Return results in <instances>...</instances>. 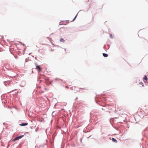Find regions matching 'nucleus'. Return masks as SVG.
Listing matches in <instances>:
<instances>
[{
  "label": "nucleus",
  "instance_id": "39448f33",
  "mask_svg": "<svg viewBox=\"0 0 148 148\" xmlns=\"http://www.w3.org/2000/svg\"><path fill=\"white\" fill-rule=\"evenodd\" d=\"M112 140L115 142V143H117V140H116L115 138H112Z\"/></svg>",
  "mask_w": 148,
  "mask_h": 148
},
{
  "label": "nucleus",
  "instance_id": "9d476101",
  "mask_svg": "<svg viewBox=\"0 0 148 148\" xmlns=\"http://www.w3.org/2000/svg\"><path fill=\"white\" fill-rule=\"evenodd\" d=\"M57 80V79H55V81H56V80Z\"/></svg>",
  "mask_w": 148,
  "mask_h": 148
},
{
  "label": "nucleus",
  "instance_id": "1a4fd4ad",
  "mask_svg": "<svg viewBox=\"0 0 148 148\" xmlns=\"http://www.w3.org/2000/svg\"><path fill=\"white\" fill-rule=\"evenodd\" d=\"M76 17V16L74 17V18L73 20V21L74 20V19H75Z\"/></svg>",
  "mask_w": 148,
  "mask_h": 148
},
{
  "label": "nucleus",
  "instance_id": "7ed1b4c3",
  "mask_svg": "<svg viewBox=\"0 0 148 148\" xmlns=\"http://www.w3.org/2000/svg\"><path fill=\"white\" fill-rule=\"evenodd\" d=\"M27 123H22L21 124H20V125L22 126H24L27 125Z\"/></svg>",
  "mask_w": 148,
  "mask_h": 148
},
{
  "label": "nucleus",
  "instance_id": "f03ea898",
  "mask_svg": "<svg viewBox=\"0 0 148 148\" xmlns=\"http://www.w3.org/2000/svg\"><path fill=\"white\" fill-rule=\"evenodd\" d=\"M143 79L144 80H145L146 82L147 80V78L146 75H145L144 76V77L143 78Z\"/></svg>",
  "mask_w": 148,
  "mask_h": 148
},
{
  "label": "nucleus",
  "instance_id": "9b49d317",
  "mask_svg": "<svg viewBox=\"0 0 148 148\" xmlns=\"http://www.w3.org/2000/svg\"><path fill=\"white\" fill-rule=\"evenodd\" d=\"M51 82H50V84H51Z\"/></svg>",
  "mask_w": 148,
  "mask_h": 148
},
{
  "label": "nucleus",
  "instance_id": "20e7f679",
  "mask_svg": "<svg viewBox=\"0 0 148 148\" xmlns=\"http://www.w3.org/2000/svg\"><path fill=\"white\" fill-rule=\"evenodd\" d=\"M60 42H65V40H64L63 38H61L60 39Z\"/></svg>",
  "mask_w": 148,
  "mask_h": 148
},
{
  "label": "nucleus",
  "instance_id": "423d86ee",
  "mask_svg": "<svg viewBox=\"0 0 148 148\" xmlns=\"http://www.w3.org/2000/svg\"><path fill=\"white\" fill-rule=\"evenodd\" d=\"M103 54L104 57H107L108 56V55L107 54L103 53Z\"/></svg>",
  "mask_w": 148,
  "mask_h": 148
},
{
  "label": "nucleus",
  "instance_id": "f257e3e1",
  "mask_svg": "<svg viewBox=\"0 0 148 148\" xmlns=\"http://www.w3.org/2000/svg\"><path fill=\"white\" fill-rule=\"evenodd\" d=\"M36 69H38V70L39 71H40L41 70V69L40 68L39 66L37 65L36 66Z\"/></svg>",
  "mask_w": 148,
  "mask_h": 148
},
{
  "label": "nucleus",
  "instance_id": "6e6552de",
  "mask_svg": "<svg viewBox=\"0 0 148 148\" xmlns=\"http://www.w3.org/2000/svg\"><path fill=\"white\" fill-rule=\"evenodd\" d=\"M23 136V135H22V136H19L18 137L19 139H20L21 138H22Z\"/></svg>",
  "mask_w": 148,
  "mask_h": 148
},
{
  "label": "nucleus",
  "instance_id": "0eeeda50",
  "mask_svg": "<svg viewBox=\"0 0 148 148\" xmlns=\"http://www.w3.org/2000/svg\"><path fill=\"white\" fill-rule=\"evenodd\" d=\"M19 139L18 137H16L14 139H13V141H15L16 140H18Z\"/></svg>",
  "mask_w": 148,
  "mask_h": 148
}]
</instances>
